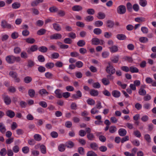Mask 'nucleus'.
Segmentation results:
<instances>
[{
    "label": "nucleus",
    "mask_w": 156,
    "mask_h": 156,
    "mask_svg": "<svg viewBox=\"0 0 156 156\" xmlns=\"http://www.w3.org/2000/svg\"><path fill=\"white\" fill-rule=\"evenodd\" d=\"M5 60L8 63L12 64L15 61L19 62L20 58L19 57H15L13 55H9L6 57Z\"/></svg>",
    "instance_id": "1"
},
{
    "label": "nucleus",
    "mask_w": 156,
    "mask_h": 156,
    "mask_svg": "<svg viewBox=\"0 0 156 156\" xmlns=\"http://www.w3.org/2000/svg\"><path fill=\"white\" fill-rule=\"evenodd\" d=\"M126 11V7L123 5H119L117 9V12L119 14H123L125 13Z\"/></svg>",
    "instance_id": "2"
},
{
    "label": "nucleus",
    "mask_w": 156,
    "mask_h": 156,
    "mask_svg": "<svg viewBox=\"0 0 156 156\" xmlns=\"http://www.w3.org/2000/svg\"><path fill=\"white\" fill-rule=\"evenodd\" d=\"M9 74L14 79L16 82L18 83L20 81V79L18 77L17 74L16 72L11 71L9 72Z\"/></svg>",
    "instance_id": "3"
},
{
    "label": "nucleus",
    "mask_w": 156,
    "mask_h": 156,
    "mask_svg": "<svg viewBox=\"0 0 156 156\" xmlns=\"http://www.w3.org/2000/svg\"><path fill=\"white\" fill-rule=\"evenodd\" d=\"M2 97L4 102L6 105H8L10 104L11 100L10 97L5 94H3Z\"/></svg>",
    "instance_id": "4"
},
{
    "label": "nucleus",
    "mask_w": 156,
    "mask_h": 156,
    "mask_svg": "<svg viewBox=\"0 0 156 156\" xmlns=\"http://www.w3.org/2000/svg\"><path fill=\"white\" fill-rule=\"evenodd\" d=\"M106 70L108 73L111 74H114L115 71V69L112 66L110 65L107 67Z\"/></svg>",
    "instance_id": "5"
},
{
    "label": "nucleus",
    "mask_w": 156,
    "mask_h": 156,
    "mask_svg": "<svg viewBox=\"0 0 156 156\" xmlns=\"http://www.w3.org/2000/svg\"><path fill=\"white\" fill-rule=\"evenodd\" d=\"M62 36L60 34H55L50 36L51 39H59L62 38Z\"/></svg>",
    "instance_id": "6"
},
{
    "label": "nucleus",
    "mask_w": 156,
    "mask_h": 156,
    "mask_svg": "<svg viewBox=\"0 0 156 156\" xmlns=\"http://www.w3.org/2000/svg\"><path fill=\"white\" fill-rule=\"evenodd\" d=\"M1 26L3 28H10L11 27V25L7 23V22L5 20L2 21Z\"/></svg>",
    "instance_id": "7"
},
{
    "label": "nucleus",
    "mask_w": 156,
    "mask_h": 156,
    "mask_svg": "<svg viewBox=\"0 0 156 156\" xmlns=\"http://www.w3.org/2000/svg\"><path fill=\"white\" fill-rule=\"evenodd\" d=\"M6 115L10 118H13L15 115L14 112L12 110H9L6 112Z\"/></svg>",
    "instance_id": "8"
},
{
    "label": "nucleus",
    "mask_w": 156,
    "mask_h": 156,
    "mask_svg": "<svg viewBox=\"0 0 156 156\" xmlns=\"http://www.w3.org/2000/svg\"><path fill=\"white\" fill-rule=\"evenodd\" d=\"M55 93L57 98H60L62 97V93L61 90L59 89L56 90L55 91Z\"/></svg>",
    "instance_id": "9"
},
{
    "label": "nucleus",
    "mask_w": 156,
    "mask_h": 156,
    "mask_svg": "<svg viewBox=\"0 0 156 156\" xmlns=\"http://www.w3.org/2000/svg\"><path fill=\"white\" fill-rule=\"evenodd\" d=\"M116 38L119 40H124L126 39V37L124 34H119L117 35Z\"/></svg>",
    "instance_id": "10"
},
{
    "label": "nucleus",
    "mask_w": 156,
    "mask_h": 156,
    "mask_svg": "<svg viewBox=\"0 0 156 156\" xmlns=\"http://www.w3.org/2000/svg\"><path fill=\"white\" fill-rule=\"evenodd\" d=\"M72 10L75 11H79L82 10V7L79 5H75L72 8Z\"/></svg>",
    "instance_id": "11"
},
{
    "label": "nucleus",
    "mask_w": 156,
    "mask_h": 156,
    "mask_svg": "<svg viewBox=\"0 0 156 156\" xmlns=\"http://www.w3.org/2000/svg\"><path fill=\"white\" fill-rule=\"evenodd\" d=\"M112 95L115 98H118L120 96V92L118 90H114L112 91Z\"/></svg>",
    "instance_id": "12"
},
{
    "label": "nucleus",
    "mask_w": 156,
    "mask_h": 156,
    "mask_svg": "<svg viewBox=\"0 0 156 156\" xmlns=\"http://www.w3.org/2000/svg\"><path fill=\"white\" fill-rule=\"evenodd\" d=\"M40 150L41 152L43 154H45L47 153L46 147L44 145H41L40 146Z\"/></svg>",
    "instance_id": "13"
},
{
    "label": "nucleus",
    "mask_w": 156,
    "mask_h": 156,
    "mask_svg": "<svg viewBox=\"0 0 156 156\" xmlns=\"http://www.w3.org/2000/svg\"><path fill=\"white\" fill-rule=\"evenodd\" d=\"M92 44L97 45L99 44L100 40L97 38H93L91 40Z\"/></svg>",
    "instance_id": "14"
},
{
    "label": "nucleus",
    "mask_w": 156,
    "mask_h": 156,
    "mask_svg": "<svg viewBox=\"0 0 156 156\" xmlns=\"http://www.w3.org/2000/svg\"><path fill=\"white\" fill-rule=\"evenodd\" d=\"M119 133L120 136H124L126 135V131L125 129L121 128L119 130Z\"/></svg>",
    "instance_id": "15"
},
{
    "label": "nucleus",
    "mask_w": 156,
    "mask_h": 156,
    "mask_svg": "<svg viewBox=\"0 0 156 156\" xmlns=\"http://www.w3.org/2000/svg\"><path fill=\"white\" fill-rule=\"evenodd\" d=\"M111 52L114 53L117 52L118 51V47L115 45L112 46V47L109 48Z\"/></svg>",
    "instance_id": "16"
},
{
    "label": "nucleus",
    "mask_w": 156,
    "mask_h": 156,
    "mask_svg": "<svg viewBox=\"0 0 156 156\" xmlns=\"http://www.w3.org/2000/svg\"><path fill=\"white\" fill-rule=\"evenodd\" d=\"M135 20L137 22L140 23L145 22L146 21V19L144 17H141L135 18Z\"/></svg>",
    "instance_id": "17"
},
{
    "label": "nucleus",
    "mask_w": 156,
    "mask_h": 156,
    "mask_svg": "<svg viewBox=\"0 0 156 156\" xmlns=\"http://www.w3.org/2000/svg\"><path fill=\"white\" fill-rule=\"evenodd\" d=\"M6 131L5 127L2 122L0 123V131L2 133H4Z\"/></svg>",
    "instance_id": "18"
},
{
    "label": "nucleus",
    "mask_w": 156,
    "mask_h": 156,
    "mask_svg": "<svg viewBox=\"0 0 156 156\" xmlns=\"http://www.w3.org/2000/svg\"><path fill=\"white\" fill-rule=\"evenodd\" d=\"M90 94L91 96H96L98 95V93L97 90L93 89L90 91Z\"/></svg>",
    "instance_id": "19"
},
{
    "label": "nucleus",
    "mask_w": 156,
    "mask_h": 156,
    "mask_svg": "<svg viewBox=\"0 0 156 156\" xmlns=\"http://www.w3.org/2000/svg\"><path fill=\"white\" fill-rule=\"evenodd\" d=\"M105 15L104 13L100 12L98 14L97 17L99 19H103L105 18Z\"/></svg>",
    "instance_id": "20"
},
{
    "label": "nucleus",
    "mask_w": 156,
    "mask_h": 156,
    "mask_svg": "<svg viewBox=\"0 0 156 156\" xmlns=\"http://www.w3.org/2000/svg\"><path fill=\"white\" fill-rule=\"evenodd\" d=\"M25 41L27 43L32 44L35 41V40L33 38H28L25 39Z\"/></svg>",
    "instance_id": "21"
},
{
    "label": "nucleus",
    "mask_w": 156,
    "mask_h": 156,
    "mask_svg": "<svg viewBox=\"0 0 156 156\" xmlns=\"http://www.w3.org/2000/svg\"><path fill=\"white\" fill-rule=\"evenodd\" d=\"M54 29L57 31H59L61 30V28L59 25L57 23H54L53 24Z\"/></svg>",
    "instance_id": "22"
},
{
    "label": "nucleus",
    "mask_w": 156,
    "mask_h": 156,
    "mask_svg": "<svg viewBox=\"0 0 156 156\" xmlns=\"http://www.w3.org/2000/svg\"><path fill=\"white\" fill-rule=\"evenodd\" d=\"M54 64L53 62H48L45 64V66L47 69H50L54 67Z\"/></svg>",
    "instance_id": "23"
},
{
    "label": "nucleus",
    "mask_w": 156,
    "mask_h": 156,
    "mask_svg": "<svg viewBox=\"0 0 156 156\" xmlns=\"http://www.w3.org/2000/svg\"><path fill=\"white\" fill-rule=\"evenodd\" d=\"M20 4L18 2H15L13 3L12 5V7L13 9H16L20 6Z\"/></svg>",
    "instance_id": "24"
},
{
    "label": "nucleus",
    "mask_w": 156,
    "mask_h": 156,
    "mask_svg": "<svg viewBox=\"0 0 156 156\" xmlns=\"http://www.w3.org/2000/svg\"><path fill=\"white\" fill-rule=\"evenodd\" d=\"M28 94L30 96L31 98L33 97L35 94V92L33 89H30L28 90Z\"/></svg>",
    "instance_id": "25"
},
{
    "label": "nucleus",
    "mask_w": 156,
    "mask_h": 156,
    "mask_svg": "<svg viewBox=\"0 0 156 156\" xmlns=\"http://www.w3.org/2000/svg\"><path fill=\"white\" fill-rule=\"evenodd\" d=\"M101 81L103 84L105 85H108L110 83L109 80L106 78H103Z\"/></svg>",
    "instance_id": "26"
},
{
    "label": "nucleus",
    "mask_w": 156,
    "mask_h": 156,
    "mask_svg": "<svg viewBox=\"0 0 156 156\" xmlns=\"http://www.w3.org/2000/svg\"><path fill=\"white\" fill-rule=\"evenodd\" d=\"M58 45L62 48H67L69 47V46L66 44H62L61 42H58Z\"/></svg>",
    "instance_id": "27"
},
{
    "label": "nucleus",
    "mask_w": 156,
    "mask_h": 156,
    "mask_svg": "<svg viewBox=\"0 0 156 156\" xmlns=\"http://www.w3.org/2000/svg\"><path fill=\"white\" fill-rule=\"evenodd\" d=\"M138 93L140 95L144 96L146 94V92L144 89L140 88L139 90Z\"/></svg>",
    "instance_id": "28"
},
{
    "label": "nucleus",
    "mask_w": 156,
    "mask_h": 156,
    "mask_svg": "<svg viewBox=\"0 0 156 156\" xmlns=\"http://www.w3.org/2000/svg\"><path fill=\"white\" fill-rule=\"evenodd\" d=\"M32 80L31 77L29 76H27L25 77L24 78V81L27 83H28L30 82Z\"/></svg>",
    "instance_id": "29"
},
{
    "label": "nucleus",
    "mask_w": 156,
    "mask_h": 156,
    "mask_svg": "<svg viewBox=\"0 0 156 156\" xmlns=\"http://www.w3.org/2000/svg\"><path fill=\"white\" fill-rule=\"evenodd\" d=\"M87 102L88 104L91 105H94L95 104V101L93 99L90 98L87 100Z\"/></svg>",
    "instance_id": "30"
},
{
    "label": "nucleus",
    "mask_w": 156,
    "mask_h": 156,
    "mask_svg": "<svg viewBox=\"0 0 156 156\" xmlns=\"http://www.w3.org/2000/svg\"><path fill=\"white\" fill-rule=\"evenodd\" d=\"M140 42L143 43H145L148 41L147 38L145 37H141L139 39Z\"/></svg>",
    "instance_id": "31"
},
{
    "label": "nucleus",
    "mask_w": 156,
    "mask_h": 156,
    "mask_svg": "<svg viewBox=\"0 0 156 156\" xmlns=\"http://www.w3.org/2000/svg\"><path fill=\"white\" fill-rule=\"evenodd\" d=\"M94 32L96 35H99L101 34L102 31L100 28H96L94 29Z\"/></svg>",
    "instance_id": "32"
},
{
    "label": "nucleus",
    "mask_w": 156,
    "mask_h": 156,
    "mask_svg": "<svg viewBox=\"0 0 156 156\" xmlns=\"http://www.w3.org/2000/svg\"><path fill=\"white\" fill-rule=\"evenodd\" d=\"M130 72L132 73H138L139 71L138 69L134 67L131 66L130 68Z\"/></svg>",
    "instance_id": "33"
},
{
    "label": "nucleus",
    "mask_w": 156,
    "mask_h": 156,
    "mask_svg": "<svg viewBox=\"0 0 156 156\" xmlns=\"http://www.w3.org/2000/svg\"><path fill=\"white\" fill-rule=\"evenodd\" d=\"M49 10L51 12L55 13L58 11V9L56 7L52 6L49 8Z\"/></svg>",
    "instance_id": "34"
},
{
    "label": "nucleus",
    "mask_w": 156,
    "mask_h": 156,
    "mask_svg": "<svg viewBox=\"0 0 156 156\" xmlns=\"http://www.w3.org/2000/svg\"><path fill=\"white\" fill-rule=\"evenodd\" d=\"M85 44V42L83 40L79 41L77 43V45L80 47H83Z\"/></svg>",
    "instance_id": "35"
},
{
    "label": "nucleus",
    "mask_w": 156,
    "mask_h": 156,
    "mask_svg": "<svg viewBox=\"0 0 156 156\" xmlns=\"http://www.w3.org/2000/svg\"><path fill=\"white\" fill-rule=\"evenodd\" d=\"M141 30L142 33L144 34H147L148 32V30L147 28L145 27H142Z\"/></svg>",
    "instance_id": "36"
},
{
    "label": "nucleus",
    "mask_w": 156,
    "mask_h": 156,
    "mask_svg": "<svg viewBox=\"0 0 156 156\" xmlns=\"http://www.w3.org/2000/svg\"><path fill=\"white\" fill-rule=\"evenodd\" d=\"M8 138L6 140V144H9L13 142L14 140L13 137H10Z\"/></svg>",
    "instance_id": "37"
},
{
    "label": "nucleus",
    "mask_w": 156,
    "mask_h": 156,
    "mask_svg": "<svg viewBox=\"0 0 156 156\" xmlns=\"http://www.w3.org/2000/svg\"><path fill=\"white\" fill-rule=\"evenodd\" d=\"M95 107L93 108L91 110V113L92 114H98L99 112V111Z\"/></svg>",
    "instance_id": "38"
},
{
    "label": "nucleus",
    "mask_w": 156,
    "mask_h": 156,
    "mask_svg": "<svg viewBox=\"0 0 156 156\" xmlns=\"http://www.w3.org/2000/svg\"><path fill=\"white\" fill-rule=\"evenodd\" d=\"M103 24V22L100 20L96 21L94 23L95 26L97 27H100L102 26Z\"/></svg>",
    "instance_id": "39"
},
{
    "label": "nucleus",
    "mask_w": 156,
    "mask_h": 156,
    "mask_svg": "<svg viewBox=\"0 0 156 156\" xmlns=\"http://www.w3.org/2000/svg\"><path fill=\"white\" fill-rule=\"evenodd\" d=\"M90 146L92 149L94 150H97L98 148V145L94 143L91 144Z\"/></svg>",
    "instance_id": "40"
},
{
    "label": "nucleus",
    "mask_w": 156,
    "mask_h": 156,
    "mask_svg": "<svg viewBox=\"0 0 156 156\" xmlns=\"http://www.w3.org/2000/svg\"><path fill=\"white\" fill-rule=\"evenodd\" d=\"M45 76L47 78L51 79L52 78L53 75L51 73L48 72L45 73Z\"/></svg>",
    "instance_id": "41"
},
{
    "label": "nucleus",
    "mask_w": 156,
    "mask_h": 156,
    "mask_svg": "<svg viewBox=\"0 0 156 156\" xmlns=\"http://www.w3.org/2000/svg\"><path fill=\"white\" fill-rule=\"evenodd\" d=\"M140 4L143 7H145L147 4V2L146 0H140Z\"/></svg>",
    "instance_id": "42"
},
{
    "label": "nucleus",
    "mask_w": 156,
    "mask_h": 156,
    "mask_svg": "<svg viewBox=\"0 0 156 156\" xmlns=\"http://www.w3.org/2000/svg\"><path fill=\"white\" fill-rule=\"evenodd\" d=\"M20 150V148L18 145H15L12 148V151L16 153L18 152Z\"/></svg>",
    "instance_id": "43"
},
{
    "label": "nucleus",
    "mask_w": 156,
    "mask_h": 156,
    "mask_svg": "<svg viewBox=\"0 0 156 156\" xmlns=\"http://www.w3.org/2000/svg\"><path fill=\"white\" fill-rule=\"evenodd\" d=\"M111 60L114 63H117L119 60V57L118 56H114L111 58Z\"/></svg>",
    "instance_id": "44"
},
{
    "label": "nucleus",
    "mask_w": 156,
    "mask_h": 156,
    "mask_svg": "<svg viewBox=\"0 0 156 156\" xmlns=\"http://www.w3.org/2000/svg\"><path fill=\"white\" fill-rule=\"evenodd\" d=\"M87 137L89 140H93L94 138L93 134L91 133L88 134L87 135Z\"/></svg>",
    "instance_id": "45"
},
{
    "label": "nucleus",
    "mask_w": 156,
    "mask_h": 156,
    "mask_svg": "<svg viewBox=\"0 0 156 156\" xmlns=\"http://www.w3.org/2000/svg\"><path fill=\"white\" fill-rule=\"evenodd\" d=\"M107 26L110 27H112L114 25V23L111 20H108L107 21Z\"/></svg>",
    "instance_id": "46"
},
{
    "label": "nucleus",
    "mask_w": 156,
    "mask_h": 156,
    "mask_svg": "<svg viewBox=\"0 0 156 156\" xmlns=\"http://www.w3.org/2000/svg\"><path fill=\"white\" fill-rule=\"evenodd\" d=\"M104 36L107 38H109L112 36V34L108 32H106L104 33Z\"/></svg>",
    "instance_id": "47"
},
{
    "label": "nucleus",
    "mask_w": 156,
    "mask_h": 156,
    "mask_svg": "<svg viewBox=\"0 0 156 156\" xmlns=\"http://www.w3.org/2000/svg\"><path fill=\"white\" fill-rule=\"evenodd\" d=\"M62 97L65 98H68L70 95V93L69 92H65L62 93Z\"/></svg>",
    "instance_id": "48"
},
{
    "label": "nucleus",
    "mask_w": 156,
    "mask_h": 156,
    "mask_svg": "<svg viewBox=\"0 0 156 156\" xmlns=\"http://www.w3.org/2000/svg\"><path fill=\"white\" fill-rule=\"evenodd\" d=\"M58 150L61 152L65 150V146L63 144H60L58 146Z\"/></svg>",
    "instance_id": "49"
},
{
    "label": "nucleus",
    "mask_w": 156,
    "mask_h": 156,
    "mask_svg": "<svg viewBox=\"0 0 156 156\" xmlns=\"http://www.w3.org/2000/svg\"><path fill=\"white\" fill-rule=\"evenodd\" d=\"M6 154V150L5 148L2 149L0 151V154L2 156H5Z\"/></svg>",
    "instance_id": "50"
},
{
    "label": "nucleus",
    "mask_w": 156,
    "mask_h": 156,
    "mask_svg": "<svg viewBox=\"0 0 156 156\" xmlns=\"http://www.w3.org/2000/svg\"><path fill=\"white\" fill-rule=\"evenodd\" d=\"M134 134L135 136L138 138L141 137V135L140 132L138 130H135L134 132Z\"/></svg>",
    "instance_id": "51"
},
{
    "label": "nucleus",
    "mask_w": 156,
    "mask_h": 156,
    "mask_svg": "<svg viewBox=\"0 0 156 156\" xmlns=\"http://www.w3.org/2000/svg\"><path fill=\"white\" fill-rule=\"evenodd\" d=\"M87 13L90 15H93L95 13L94 10L92 9H88L87 11Z\"/></svg>",
    "instance_id": "52"
},
{
    "label": "nucleus",
    "mask_w": 156,
    "mask_h": 156,
    "mask_svg": "<svg viewBox=\"0 0 156 156\" xmlns=\"http://www.w3.org/2000/svg\"><path fill=\"white\" fill-rule=\"evenodd\" d=\"M38 49V46L36 45H32L30 49V50L32 52L37 50Z\"/></svg>",
    "instance_id": "53"
},
{
    "label": "nucleus",
    "mask_w": 156,
    "mask_h": 156,
    "mask_svg": "<svg viewBox=\"0 0 156 156\" xmlns=\"http://www.w3.org/2000/svg\"><path fill=\"white\" fill-rule=\"evenodd\" d=\"M94 20V17L92 16H89L86 17L85 19V20L87 22L92 21Z\"/></svg>",
    "instance_id": "54"
},
{
    "label": "nucleus",
    "mask_w": 156,
    "mask_h": 156,
    "mask_svg": "<svg viewBox=\"0 0 156 156\" xmlns=\"http://www.w3.org/2000/svg\"><path fill=\"white\" fill-rule=\"evenodd\" d=\"M116 130V128L114 126H111L110 127L109 131L110 133H113L115 132Z\"/></svg>",
    "instance_id": "55"
},
{
    "label": "nucleus",
    "mask_w": 156,
    "mask_h": 156,
    "mask_svg": "<svg viewBox=\"0 0 156 156\" xmlns=\"http://www.w3.org/2000/svg\"><path fill=\"white\" fill-rule=\"evenodd\" d=\"M73 144L72 141H69L66 143V146L68 148H71L73 146Z\"/></svg>",
    "instance_id": "56"
},
{
    "label": "nucleus",
    "mask_w": 156,
    "mask_h": 156,
    "mask_svg": "<svg viewBox=\"0 0 156 156\" xmlns=\"http://www.w3.org/2000/svg\"><path fill=\"white\" fill-rule=\"evenodd\" d=\"M47 50V48L45 46H41L40 47V51L42 52H46Z\"/></svg>",
    "instance_id": "57"
},
{
    "label": "nucleus",
    "mask_w": 156,
    "mask_h": 156,
    "mask_svg": "<svg viewBox=\"0 0 156 156\" xmlns=\"http://www.w3.org/2000/svg\"><path fill=\"white\" fill-rule=\"evenodd\" d=\"M68 36L72 39H74L76 37V34L73 32H71L69 33L68 34Z\"/></svg>",
    "instance_id": "58"
},
{
    "label": "nucleus",
    "mask_w": 156,
    "mask_h": 156,
    "mask_svg": "<svg viewBox=\"0 0 156 156\" xmlns=\"http://www.w3.org/2000/svg\"><path fill=\"white\" fill-rule=\"evenodd\" d=\"M22 150L23 153L27 154L29 151V148L27 147H24L22 148Z\"/></svg>",
    "instance_id": "59"
},
{
    "label": "nucleus",
    "mask_w": 156,
    "mask_h": 156,
    "mask_svg": "<svg viewBox=\"0 0 156 156\" xmlns=\"http://www.w3.org/2000/svg\"><path fill=\"white\" fill-rule=\"evenodd\" d=\"M17 123L16 122H13L11 126V129L12 130H15L17 128Z\"/></svg>",
    "instance_id": "60"
},
{
    "label": "nucleus",
    "mask_w": 156,
    "mask_h": 156,
    "mask_svg": "<svg viewBox=\"0 0 156 156\" xmlns=\"http://www.w3.org/2000/svg\"><path fill=\"white\" fill-rule=\"evenodd\" d=\"M109 55V53L108 52L105 51L102 53V57L104 58H107Z\"/></svg>",
    "instance_id": "61"
},
{
    "label": "nucleus",
    "mask_w": 156,
    "mask_h": 156,
    "mask_svg": "<svg viewBox=\"0 0 156 156\" xmlns=\"http://www.w3.org/2000/svg\"><path fill=\"white\" fill-rule=\"evenodd\" d=\"M145 139L148 142H150L151 141V139L150 136L148 134H145L144 136Z\"/></svg>",
    "instance_id": "62"
},
{
    "label": "nucleus",
    "mask_w": 156,
    "mask_h": 156,
    "mask_svg": "<svg viewBox=\"0 0 156 156\" xmlns=\"http://www.w3.org/2000/svg\"><path fill=\"white\" fill-rule=\"evenodd\" d=\"M18 37V33L16 32H13L11 35V37L12 39H15L17 38Z\"/></svg>",
    "instance_id": "63"
},
{
    "label": "nucleus",
    "mask_w": 156,
    "mask_h": 156,
    "mask_svg": "<svg viewBox=\"0 0 156 156\" xmlns=\"http://www.w3.org/2000/svg\"><path fill=\"white\" fill-rule=\"evenodd\" d=\"M93 86L94 88H98L100 87L101 85L98 82H96L93 83Z\"/></svg>",
    "instance_id": "64"
}]
</instances>
